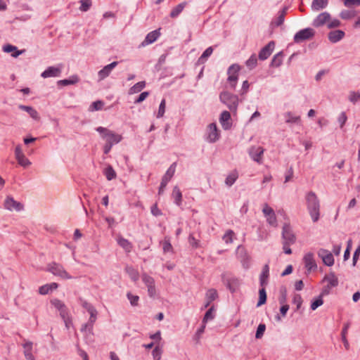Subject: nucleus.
<instances>
[{
	"label": "nucleus",
	"instance_id": "40",
	"mask_svg": "<svg viewBox=\"0 0 360 360\" xmlns=\"http://www.w3.org/2000/svg\"><path fill=\"white\" fill-rule=\"evenodd\" d=\"M238 175L236 171H234L229 174L226 178L225 183L227 186H231L238 179Z\"/></svg>",
	"mask_w": 360,
	"mask_h": 360
},
{
	"label": "nucleus",
	"instance_id": "23",
	"mask_svg": "<svg viewBox=\"0 0 360 360\" xmlns=\"http://www.w3.org/2000/svg\"><path fill=\"white\" fill-rule=\"evenodd\" d=\"M231 114L229 111L224 110L223 111L219 117V122L224 128V129H229L231 127V123L229 121L231 120Z\"/></svg>",
	"mask_w": 360,
	"mask_h": 360
},
{
	"label": "nucleus",
	"instance_id": "28",
	"mask_svg": "<svg viewBox=\"0 0 360 360\" xmlns=\"http://www.w3.org/2000/svg\"><path fill=\"white\" fill-rule=\"evenodd\" d=\"M23 347L25 349L24 354L27 360H35L34 356L32 354V342H27L23 344Z\"/></svg>",
	"mask_w": 360,
	"mask_h": 360
},
{
	"label": "nucleus",
	"instance_id": "9",
	"mask_svg": "<svg viewBox=\"0 0 360 360\" xmlns=\"http://www.w3.org/2000/svg\"><path fill=\"white\" fill-rule=\"evenodd\" d=\"M282 239L285 243H292L296 242V236L289 224L285 223L282 229Z\"/></svg>",
	"mask_w": 360,
	"mask_h": 360
},
{
	"label": "nucleus",
	"instance_id": "43",
	"mask_svg": "<svg viewBox=\"0 0 360 360\" xmlns=\"http://www.w3.org/2000/svg\"><path fill=\"white\" fill-rule=\"evenodd\" d=\"M214 307L212 306L205 314L202 319V323H205L210 320H212L214 318Z\"/></svg>",
	"mask_w": 360,
	"mask_h": 360
},
{
	"label": "nucleus",
	"instance_id": "20",
	"mask_svg": "<svg viewBox=\"0 0 360 360\" xmlns=\"http://www.w3.org/2000/svg\"><path fill=\"white\" fill-rule=\"evenodd\" d=\"M345 35V33L344 31L340 30H336L330 31L328 34V37L331 43H337L342 39H343Z\"/></svg>",
	"mask_w": 360,
	"mask_h": 360
},
{
	"label": "nucleus",
	"instance_id": "39",
	"mask_svg": "<svg viewBox=\"0 0 360 360\" xmlns=\"http://www.w3.org/2000/svg\"><path fill=\"white\" fill-rule=\"evenodd\" d=\"M146 86V82L141 81L135 84L129 89L130 94H136L140 92Z\"/></svg>",
	"mask_w": 360,
	"mask_h": 360
},
{
	"label": "nucleus",
	"instance_id": "8",
	"mask_svg": "<svg viewBox=\"0 0 360 360\" xmlns=\"http://www.w3.org/2000/svg\"><path fill=\"white\" fill-rule=\"evenodd\" d=\"M240 70V67L238 64L231 65L227 71L229 75L228 82H229L230 87L235 89L238 79V72Z\"/></svg>",
	"mask_w": 360,
	"mask_h": 360
},
{
	"label": "nucleus",
	"instance_id": "59",
	"mask_svg": "<svg viewBox=\"0 0 360 360\" xmlns=\"http://www.w3.org/2000/svg\"><path fill=\"white\" fill-rule=\"evenodd\" d=\"M347 120V115L345 112H342L338 117V122L340 123V128H342Z\"/></svg>",
	"mask_w": 360,
	"mask_h": 360
},
{
	"label": "nucleus",
	"instance_id": "47",
	"mask_svg": "<svg viewBox=\"0 0 360 360\" xmlns=\"http://www.w3.org/2000/svg\"><path fill=\"white\" fill-rule=\"evenodd\" d=\"M278 301L281 304H285L287 301V290L285 286H282L280 289Z\"/></svg>",
	"mask_w": 360,
	"mask_h": 360
},
{
	"label": "nucleus",
	"instance_id": "56",
	"mask_svg": "<svg viewBox=\"0 0 360 360\" xmlns=\"http://www.w3.org/2000/svg\"><path fill=\"white\" fill-rule=\"evenodd\" d=\"M266 217V221H267L268 224H269L271 226H275V227L277 226V220H276V217L274 212H273V214L267 215Z\"/></svg>",
	"mask_w": 360,
	"mask_h": 360
},
{
	"label": "nucleus",
	"instance_id": "5",
	"mask_svg": "<svg viewBox=\"0 0 360 360\" xmlns=\"http://www.w3.org/2000/svg\"><path fill=\"white\" fill-rule=\"evenodd\" d=\"M315 31L311 27H307L298 31L293 37L296 44L302 43L306 40L311 39L315 36Z\"/></svg>",
	"mask_w": 360,
	"mask_h": 360
},
{
	"label": "nucleus",
	"instance_id": "15",
	"mask_svg": "<svg viewBox=\"0 0 360 360\" xmlns=\"http://www.w3.org/2000/svg\"><path fill=\"white\" fill-rule=\"evenodd\" d=\"M219 138V132L215 123H211L208 126L207 141L210 143L216 142Z\"/></svg>",
	"mask_w": 360,
	"mask_h": 360
},
{
	"label": "nucleus",
	"instance_id": "31",
	"mask_svg": "<svg viewBox=\"0 0 360 360\" xmlns=\"http://www.w3.org/2000/svg\"><path fill=\"white\" fill-rule=\"evenodd\" d=\"M328 0H313L311 3V9L313 11H320L325 8L328 5Z\"/></svg>",
	"mask_w": 360,
	"mask_h": 360
},
{
	"label": "nucleus",
	"instance_id": "63",
	"mask_svg": "<svg viewBox=\"0 0 360 360\" xmlns=\"http://www.w3.org/2000/svg\"><path fill=\"white\" fill-rule=\"evenodd\" d=\"M349 101L355 103L359 99H360V94L359 92L352 91L349 94Z\"/></svg>",
	"mask_w": 360,
	"mask_h": 360
},
{
	"label": "nucleus",
	"instance_id": "27",
	"mask_svg": "<svg viewBox=\"0 0 360 360\" xmlns=\"http://www.w3.org/2000/svg\"><path fill=\"white\" fill-rule=\"evenodd\" d=\"M323 281H328V284L333 287L338 286L339 283L337 276L333 271H330L328 275H326Z\"/></svg>",
	"mask_w": 360,
	"mask_h": 360
},
{
	"label": "nucleus",
	"instance_id": "37",
	"mask_svg": "<svg viewBox=\"0 0 360 360\" xmlns=\"http://www.w3.org/2000/svg\"><path fill=\"white\" fill-rule=\"evenodd\" d=\"M125 271L133 281H136L139 280V272L134 267L127 266L125 268Z\"/></svg>",
	"mask_w": 360,
	"mask_h": 360
},
{
	"label": "nucleus",
	"instance_id": "4",
	"mask_svg": "<svg viewBox=\"0 0 360 360\" xmlns=\"http://www.w3.org/2000/svg\"><path fill=\"white\" fill-rule=\"evenodd\" d=\"M221 281L232 293L235 292L240 286V280L230 273L221 274Z\"/></svg>",
	"mask_w": 360,
	"mask_h": 360
},
{
	"label": "nucleus",
	"instance_id": "21",
	"mask_svg": "<svg viewBox=\"0 0 360 360\" xmlns=\"http://www.w3.org/2000/svg\"><path fill=\"white\" fill-rule=\"evenodd\" d=\"M218 298V293L217 290L214 288L209 289L205 294L206 302L203 307V309L207 308L210 304Z\"/></svg>",
	"mask_w": 360,
	"mask_h": 360
},
{
	"label": "nucleus",
	"instance_id": "14",
	"mask_svg": "<svg viewBox=\"0 0 360 360\" xmlns=\"http://www.w3.org/2000/svg\"><path fill=\"white\" fill-rule=\"evenodd\" d=\"M318 255L323 260V262L325 265L328 266H331L334 264V257L333 254L326 249H320Z\"/></svg>",
	"mask_w": 360,
	"mask_h": 360
},
{
	"label": "nucleus",
	"instance_id": "52",
	"mask_svg": "<svg viewBox=\"0 0 360 360\" xmlns=\"http://www.w3.org/2000/svg\"><path fill=\"white\" fill-rule=\"evenodd\" d=\"M127 297L132 306L135 307L138 305L139 300V297L138 295H134L131 292H127Z\"/></svg>",
	"mask_w": 360,
	"mask_h": 360
},
{
	"label": "nucleus",
	"instance_id": "35",
	"mask_svg": "<svg viewBox=\"0 0 360 360\" xmlns=\"http://www.w3.org/2000/svg\"><path fill=\"white\" fill-rule=\"evenodd\" d=\"M88 312L90 314V318L87 323L89 326V330H92L94 323L96 320L97 311L94 307H89L88 309Z\"/></svg>",
	"mask_w": 360,
	"mask_h": 360
},
{
	"label": "nucleus",
	"instance_id": "44",
	"mask_svg": "<svg viewBox=\"0 0 360 360\" xmlns=\"http://www.w3.org/2000/svg\"><path fill=\"white\" fill-rule=\"evenodd\" d=\"M58 311L61 318L65 323L66 327L68 328L69 315L67 307L65 306L63 307V309H59Z\"/></svg>",
	"mask_w": 360,
	"mask_h": 360
},
{
	"label": "nucleus",
	"instance_id": "7",
	"mask_svg": "<svg viewBox=\"0 0 360 360\" xmlns=\"http://www.w3.org/2000/svg\"><path fill=\"white\" fill-rule=\"evenodd\" d=\"M48 270L53 275L60 277L63 279H70L72 277L64 269L63 266L60 264L53 262L48 265Z\"/></svg>",
	"mask_w": 360,
	"mask_h": 360
},
{
	"label": "nucleus",
	"instance_id": "26",
	"mask_svg": "<svg viewBox=\"0 0 360 360\" xmlns=\"http://www.w3.org/2000/svg\"><path fill=\"white\" fill-rule=\"evenodd\" d=\"M18 108L24 111H26L32 118H33L35 120H39L40 119V117L39 115V113L37 111L33 108L31 106L24 105H20Z\"/></svg>",
	"mask_w": 360,
	"mask_h": 360
},
{
	"label": "nucleus",
	"instance_id": "1",
	"mask_svg": "<svg viewBox=\"0 0 360 360\" xmlns=\"http://www.w3.org/2000/svg\"><path fill=\"white\" fill-rule=\"evenodd\" d=\"M307 210L314 222H316L320 216V202L314 192L310 191L306 196Z\"/></svg>",
	"mask_w": 360,
	"mask_h": 360
},
{
	"label": "nucleus",
	"instance_id": "2",
	"mask_svg": "<svg viewBox=\"0 0 360 360\" xmlns=\"http://www.w3.org/2000/svg\"><path fill=\"white\" fill-rule=\"evenodd\" d=\"M96 130L101 134L102 139L105 141V143H110L112 146L120 143L122 139L121 135L115 134L107 128L98 127Z\"/></svg>",
	"mask_w": 360,
	"mask_h": 360
},
{
	"label": "nucleus",
	"instance_id": "62",
	"mask_svg": "<svg viewBox=\"0 0 360 360\" xmlns=\"http://www.w3.org/2000/svg\"><path fill=\"white\" fill-rule=\"evenodd\" d=\"M149 95L148 91H143L139 94L138 98L135 100L134 103H140L143 102Z\"/></svg>",
	"mask_w": 360,
	"mask_h": 360
},
{
	"label": "nucleus",
	"instance_id": "64",
	"mask_svg": "<svg viewBox=\"0 0 360 360\" xmlns=\"http://www.w3.org/2000/svg\"><path fill=\"white\" fill-rule=\"evenodd\" d=\"M359 255H360V245L357 247V248L355 250V251L353 254V259H352L353 266L356 265L357 260L359 259Z\"/></svg>",
	"mask_w": 360,
	"mask_h": 360
},
{
	"label": "nucleus",
	"instance_id": "34",
	"mask_svg": "<svg viewBox=\"0 0 360 360\" xmlns=\"http://www.w3.org/2000/svg\"><path fill=\"white\" fill-rule=\"evenodd\" d=\"M172 197L174 199V203L179 206L181 204L182 201V193L180 191L179 188L177 186H175L173 188L172 191Z\"/></svg>",
	"mask_w": 360,
	"mask_h": 360
},
{
	"label": "nucleus",
	"instance_id": "10",
	"mask_svg": "<svg viewBox=\"0 0 360 360\" xmlns=\"http://www.w3.org/2000/svg\"><path fill=\"white\" fill-rule=\"evenodd\" d=\"M236 255L243 267L245 269L249 268L250 257L246 249L242 245H238L236 250Z\"/></svg>",
	"mask_w": 360,
	"mask_h": 360
},
{
	"label": "nucleus",
	"instance_id": "33",
	"mask_svg": "<svg viewBox=\"0 0 360 360\" xmlns=\"http://www.w3.org/2000/svg\"><path fill=\"white\" fill-rule=\"evenodd\" d=\"M283 58V51L278 52L271 59L270 66L274 67V68L279 67L282 64Z\"/></svg>",
	"mask_w": 360,
	"mask_h": 360
},
{
	"label": "nucleus",
	"instance_id": "61",
	"mask_svg": "<svg viewBox=\"0 0 360 360\" xmlns=\"http://www.w3.org/2000/svg\"><path fill=\"white\" fill-rule=\"evenodd\" d=\"M151 214L155 217L161 216L162 214V211L158 207L157 203L154 204L151 208Z\"/></svg>",
	"mask_w": 360,
	"mask_h": 360
},
{
	"label": "nucleus",
	"instance_id": "36",
	"mask_svg": "<svg viewBox=\"0 0 360 360\" xmlns=\"http://www.w3.org/2000/svg\"><path fill=\"white\" fill-rule=\"evenodd\" d=\"M267 295L265 289V286L262 287L259 290V300L257 304V307H260L266 302Z\"/></svg>",
	"mask_w": 360,
	"mask_h": 360
},
{
	"label": "nucleus",
	"instance_id": "53",
	"mask_svg": "<svg viewBox=\"0 0 360 360\" xmlns=\"http://www.w3.org/2000/svg\"><path fill=\"white\" fill-rule=\"evenodd\" d=\"M303 302L302 298L300 294H295L292 298V303L297 305L296 309L298 310Z\"/></svg>",
	"mask_w": 360,
	"mask_h": 360
},
{
	"label": "nucleus",
	"instance_id": "50",
	"mask_svg": "<svg viewBox=\"0 0 360 360\" xmlns=\"http://www.w3.org/2000/svg\"><path fill=\"white\" fill-rule=\"evenodd\" d=\"M265 330H266L265 324H264V323L259 324V326L257 328L256 333H255V338L256 339L262 338V337L263 336V335L265 332Z\"/></svg>",
	"mask_w": 360,
	"mask_h": 360
},
{
	"label": "nucleus",
	"instance_id": "29",
	"mask_svg": "<svg viewBox=\"0 0 360 360\" xmlns=\"http://www.w3.org/2000/svg\"><path fill=\"white\" fill-rule=\"evenodd\" d=\"M79 79L77 75H72L68 79H61L58 81L57 84L58 86H68L71 84H75L79 82Z\"/></svg>",
	"mask_w": 360,
	"mask_h": 360
},
{
	"label": "nucleus",
	"instance_id": "49",
	"mask_svg": "<svg viewBox=\"0 0 360 360\" xmlns=\"http://www.w3.org/2000/svg\"><path fill=\"white\" fill-rule=\"evenodd\" d=\"M142 281L146 286L152 285L155 284V281L153 277L150 276L147 274L144 273L142 274Z\"/></svg>",
	"mask_w": 360,
	"mask_h": 360
},
{
	"label": "nucleus",
	"instance_id": "46",
	"mask_svg": "<svg viewBox=\"0 0 360 360\" xmlns=\"http://www.w3.org/2000/svg\"><path fill=\"white\" fill-rule=\"evenodd\" d=\"M323 304V297L319 295L314 301L311 302V310H316L319 307Z\"/></svg>",
	"mask_w": 360,
	"mask_h": 360
},
{
	"label": "nucleus",
	"instance_id": "3",
	"mask_svg": "<svg viewBox=\"0 0 360 360\" xmlns=\"http://www.w3.org/2000/svg\"><path fill=\"white\" fill-rule=\"evenodd\" d=\"M219 99L227 108L233 112H236L238 105V96L229 91H222L219 94Z\"/></svg>",
	"mask_w": 360,
	"mask_h": 360
},
{
	"label": "nucleus",
	"instance_id": "17",
	"mask_svg": "<svg viewBox=\"0 0 360 360\" xmlns=\"http://www.w3.org/2000/svg\"><path fill=\"white\" fill-rule=\"evenodd\" d=\"M330 18V15L328 12H323L318 15L314 20L312 25L315 27L323 26Z\"/></svg>",
	"mask_w": 360,
	"mask_h": 360
},
{
	"label": "nucleus",
	"instance_id": "19",
	"mask_svg": "<svg viewBox=\"0 0 360 360\" xmlns=\"http://www.w3.org/2000/svg\"><path fill=\"white\" fill-rule=\"evenodd\" d=\"M160 35V30H155L149 32L145 39L142 41L141 46H145L155 41Z\"/></svg>",
	"mask_w": 360,
	"mask_h": 360
},
{
	"label": "nucleus",
	"instance_id": "11",
	"mask_svg": "<svg viewBox=\"0 0 360 360\" xmlns=\"http://www.w3.org/2000/svg\"><path fill=\"white\" fill-rule=\"evenodd\" d=\"M264 151V150L262 147L253 146L249 148L248 153L254 161L261 164L262 162Z\"/></svg>",
	"mask_w": 360,
	"mask_h": 360
},
{
	"label": "nucleus",
	"instance_id": "12",
	"mask_svg": "<svg viewBox=\"0 0 360 360\" xmlns=\"http://www.w3.org/2000/svg\"><path fill=\"white\" fill-rule=\"evenodd\" d=\"M4 207L8 210L21 211L23 210V205L20 202L15 201L13 197L8 196L4 201Z\"/></svg>",
	"mask_w": 360,
	"mask_h": 360
},
{
	"label": "nucleus",
	"instance_id": "60",
	"mask_svg": "<svg viewBox=\"0 0 360 360\" xmlns=\"http://www.w3.org/2000/svg\"><path fill=\"white\" fill-rule=\"evenodd\" d=\"M343 3L346 7H351L352 6H360V0H343Z\"/></svg>",
	"mask_w": 360,
	"mask_h": 360
},
{
	"label": "nucleus",
	"instance_id": "25",
	"mask_svg": "<svg viewBox=\"0 0 360 360\" xmlns=\"http://www.w3.org/2000/svg\"><path fill=\"white\" fill-rule=\"evenodd\" d=\"M269 276V266L268 264H265L263 268L262 273L259 276V284L261 287L266 286L268 284V278Z\"/></svg>",
	"mask_w": 360,
	"mask_h": 360
},
{
	"label": "nucleus",
	"instance_id": "30",
	"mask_svg": "<svg viewBox=\"0 0 360 360\" xmlns=\"http://www.w3.org/2000/svg\"><path fill=\"white\" fill-rule=\"evenodd\" d=\"M117 243L126 252H130L131 251L132 245H131V243L127 239H125L123 237L120 236L117 238Z\"/></svg>",
	"mask_w": 360,
	"mask_h": 360
},
{
	"label": "nucleus",
	"instance_id": "22",
	"mask_svg": "<svg viewBox=\"0 0 360 360\" xmlns=\"http://www.w3.org/2000/svg\"><path fill=\"white\" fill-rule=\"evenodd\" d=\"M60 73V68L54 66H50L41 73V76L43 78L59 77Z\"/></svg>",
	"mask_w": 360,
	"mask_h": 360
},
{
	"label": "nucleus",
	"instance_id": "51",
	"mask_svg": "<svg viewBox=\"0 0 360 360\" xmlns=\"http://www.w3.org/2000/svg\"><path fill=\"white\" fill-rule=\"evenodd\" d=\"M81 6L79 7L80 11H87L91 6V0H80Z\"/></svg>",
	"mask_w": 360,
	"mask_h": 360
},
{
	"label": "nucleus",
	"instance_id": "42",
	"mask_svg": "<svg viewBox=\"0 0 360 360\" xmlns=\"http://www.w3.org/2000/svg\"><path fill=\"white\" fill-rule=\"evenodd\" d=\"M245 65L250 70H252L257 66V58L255 53L251 55L249 59L246 61Z\"/></svg>",
	"mask_w": 360,
	"mask_h": 360
},
{
	"label": "nucleus",
	"instance_id": "41",
	"mask_svg": "<svg viewBox=\"0 0 360 360\" xmlns=\"http://www.w3.org/2000/svg\"><path fill=\"white\" fill-rule=\"evenodd\" d=\"M356 13L355 11L343 10L340 12V16L343 20H349L355 17Z\"/></svg>",
	"mask_w": 360,
	"mask_h": 360
},
{
	"label": "nucleus",
	"instance_id": "16",
	"mask_svg": "<svg viewBox=\"0 0 360 360\" xmlns=\"http://www.w3.org/2000/svg\"><path fill=\"white\" fill-rule=\"evenodd\" d=\"M305 268L307 273L309 274L312 270L317 268L316 263L314 259V254L311 252L307 253L303 258Z\"/></svg>",
	"mask_w": 360,
	"mask_h": 360
},
{
	"label": "nucleus",
	"instance_id": "38",
	"mask_svg": "<svg viewBox=\"0 0 360 360\" xmlns=\"http://www.w3.org/2000/svg\"><path fill=\"white\" fill-rule=\"evenodd\" d=\"M104 174L108 181H111L116 177V172L111 165H108L105 169Z\"/></svg>",
	"mask_w": 360,
	"mask_h": 360
},
{
	"label": "nucleus",
	"instance_id": "24",
	"mask_svg": "<svg viewBox=\"0 0 360 360\" xmlns=\"http://www.w3.org/2000/svg\"><path fill=\"white\" fill-rule=\"evenodd\" d=\"M118 64V62L114 61L107 65H105L103 68H102L98 73L99 79H103L108 76H109L110 72L112 70L116 67V65Z\"/></svg>",
	"mask_w": 360,
	"mask_h": 360
},
{
	"label": "nucleus",
	"instance_id": "48",
	"mask_svg": "<svg viewBox=\"0 0 360 360\" xmlns=\"http://www.w3.org/2000/svg\"><path fill=\"white\" fill-rule=\"evenodd\" d=\"M16 160L18 164L24 167H26L31 165L30 161L25 157L24 154L22 156L16 158Z\"/></svg>",
	"mask_w": 360,
	"mask_h": 360
},
{
	"label": "nucleus",
	"instance_id": "18",
	"mask_svg": "<svg viewBox=\"0 0 360 360\" xmlns=\"http://www.w3.org/2000/svg\"><path fill=\"white\" fill-rule=\"evenodd\" d=\"M2 49L5 53H11V56L13 58H18L20 55L25 52V49L18 50L17 46L10 44L4 45Z\"/></svg>",
	"mask_w": 360,
	"mask_h": 360
},
{
	"label": "nucleus",
	"instance_id": "58",
	"mask_svg": "<svg viewBox=\"0 0 360 360\" xmlns=\"http://www.w3.org/2000/svg\"><path fill=\"white\" fill-rule=\"evenodd\" d=\"M51 304L56 308L58 310L63 309V307L65 306V304L58 299H53L51 300Z\"/></svg>",
	"mask_w": 360,
	"mask_h": 360
},
{
	"label": "nucleus",
	"instance_id": "32",
	"mask_svg": "<svg viewBox=\"0 0 360 360\" xmlns=\"http://www.w3.org/2000/svg\"><path fill=\"white\" fill-rule=\"evenodd\" d=\"M186 1H184L177 6H176L170 12L169 16L172 18H176L184 10V8L187 5Z\"/></svg>",
	"mask_w": 360,
	"mask_h": 360
},
{
	"label": "nucleus",
	"instance_id": "45",
	"mask_svg": "<svg viewBox=\"0 0 360 360\" xmlns=\"http://www.w3.org/2000/svg\"><path fill=\"white\" fill-rule=\"evenodd\" d=\"M104 106V102L102 101H96L91 103V105L89 107L90 111H96V110H101Z\"/></svg>",
	"mask_w": 360,
	"mask_h": 360
},
{
	"label": "nucleus",
	"instance_id": "55",
	"mask_svg": "<svg viewBox=\"0 0 360 360\" xmlns=\"http://www.w3.org/2000/svg\"><path fill=\"white\" fill-rule=\"evenodd\" d=\"M188 243L190 244V245L193 248H199L200 245H199V240H197L194 236H193V233H191L188 236Z\"/></svg>",
	"mask_w": 360,
	"mask_h": 360
},
{
	"label": "nucleus",
	"instance_id": "57",
	"mask_svg": "<svg viewBox=\"0 0 360 360\" xmlns=\"http://www.w3.org/2000/svg\"><path fill=\"white\" fill-rule=\"evenodd\" d=\"M165 105H166L165 100L162 99L159 105V109H158V115H157L158 118H160L164 115L165 112Z\"/></svg>",
	"mask_w": 360,
	"mask_h": 360
},
{
	"label": "nucleus",
	"instance_id": "13",
	"mask_svg": "<svg viewBox=\"0 0 360 360\" xmlns=\"http://www.w3.org/2000/svg\"><path fill=\"white\" fill-rule=\"evenodd\" d=\"M275 48L274 41H269L264 47H263L258 54V58L260 60H264L267 59L272 53Z\"/></svg>",
	"mask_w": 360,
	"mask_h": 360
},
{
	"label": "nucleus",
	"instance_id": "6",
	"mask_svg": "<svg viewBox=\"0 0 360 360\" xmlns=\"http://www.w3.org/2000/svg\"><path fill=\"white\" fill-rule=\"evenodd\" d=\"M176 162L172 163L167 170L165 175L162 176L158 191L159 195H162L164 193L165 188L167 186V183L174 176L176 169Z\"/></svg>",
	"mask_w": 360,
	"mask_h": 360
},
{
	"label": "nucleus",
	"instance_id": "54",
	"mask_svg": "<svg viewBox=\"0 0 360 360\" xmlns=\"http://www.w3.org/2000/svg\"><path fill=\"white\" fill-rule=\"evenodd\" d=\"M234 232L232 230H228L223 236V239L226 243H231L233 242V236Z\"/></svg>",
	"mask_w": 360,
	"mask_h": 360
}]
</instances>
